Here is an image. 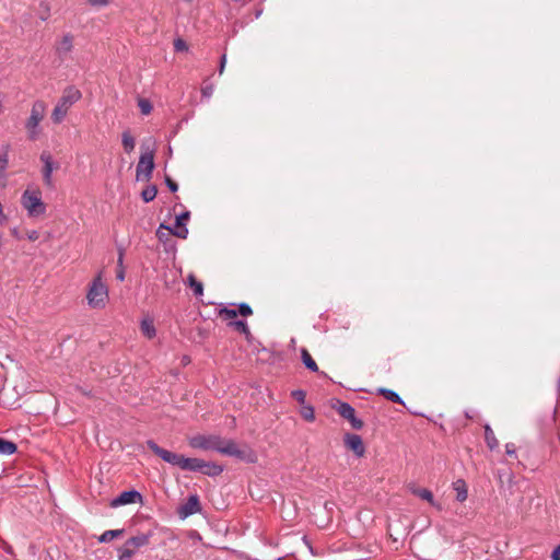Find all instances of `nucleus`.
<instances>
[{"label": "nucleus", "instance_id": "obj_23", "mask_svg": "<svg viewBox=\"0 0 560 560\" xmlns=\"http://www.w3.org/2000/svg\"><path fill=\"white\" fill-rule=\"evenodd\" d=\"M187 279H188L189 287L194 290L195 295H197V296L202 295L203 294L202 283L200 281H198L192 273H190Z\"/></svg>", "mask_w": 560, "mask_h": 560}, {"label": "nucleus", "instance_id": "obj_30", "mask_svg": "<svg viewBox=\"0 0 560 560\" xmlns=\"http://www.w3.org/2000/svg\"><path fill=\"white\" fill-rule=\"evenodd\" d=\"M485 439L490 448H494L498 445V440L495 439L494 433L489 425H487L485 429Z\"/></svg>", "mask_w": 560, "mask_h": 560}, {"label": "nucleus", "instance_id": "obj_11", "mask_svg": "<svg viewBox=\"0 0 560 560\" xmlns=\"http://www.w3.org/2000/svg\"><path fill=\"white\" fill-rule=\"evenodd\" d=\"M200 502L198 495L194 494L188 498L185 504L178 509L180 517L185 518L200 511Z\"/></svg>", "mask_w": 560, "mask_h": 560}, {"label": "nucleus", "instance_id": "obj_28", "mask_svg": "<svg viewBox=\"0 0 560 560\" xmlns=\"http://www.w3.org/2000/svg\"><path fill=\"white\" fill-rule=\"evenodd\" d=\"M229 326L233 327L238 332L244 334L246 337L250 335L249 328L244 320H233L229 323Z\"/></svg>", "mask_w": 560, "mask_h": 560}, {"label": "nucleus", "instance_id": "obj_46", "mask_svg": "<svg viewBox=\"0 0 560 560\" xmlns=\"http://www.w3.org/2000/svg\"><path fill=\"white\" fill-rule=\"evenodd\" d=\"M12 235H14V236H15V237H18V238L20 237V235H19V233H18L16 229H13V230H12Z\"/></svg>", "mask_w": 560, "mask_h": 560}, {"label": "nucleus", "instance_id": "obj_3", "mask_svg": "<svg viewBox=\"0 0 560 560\" xmlns=\"http://www.w3.org/2000/svg\"><path fill=\"white\" fill-rule=\"evenodd\" d=\"M21 203L30 217H38L46 211L39 189H26L21 197Z\"/></svg>", "mask_w": 560, "mask_h": 560}, {"label": "nucleus", "instance_id": "obj_27", "mask_svg": "<svg viewBox=\"0 0 560 560\" xmlns=\"http://www.w3.org/2000/svg\"><path fill=\"white\" fill-rule=\"evenodd\" d=\"M136 549L128 546V542L126 541L120 548H119V556L118 560H131L132 556L135 555Z\"/></svg>", "mask_w": 560, "mask_h": 560}, {"label": "nucleus", "instance_id": "obj_29", "mask_svg": "<svg viewBox=\"0 0 560 560\" xmlns=\"http://www.w3.org/2000/svg\"><path fill=\"white\" fill-rule=\"evenodd\" d=\"M158 194V188L154 185L148 186L145 189L142 190L141 197L145 202L152 201Z\"/></svg>", "mask_w": 560, "mask_h": 560}, {"label": "nucleus", "instance_id": "obj_41", "mask_svg": "<svg viewBox=\"0 0 560 560\" xmlns=\"http://www.w3.org/2000/svg\"><path fill=\"white\" fill-rule=\"evenodd\" d=\"M38 237H39V234H38V232H37V231L33 230V231L27 232V238H28L30 241H33V242H34V241H37V240H38Z\"/></svg>", "mask_w": 560, "mask_h": 560}, {"label": "nucleus", "instance_id": "obj_2", "mask_svg": "<svg viewBox=\"0 0 560 560\" xmlns=\"http://www.w3.org/2000/svg\"><path fill=\"white\" fill-rule=\"evenodd\" d=\"M82 97L81 92L74 86H67L63 90L62 96L55 106L51 113V120L55 124H60L67 116L70 107Z\"/></svg>", "mask_w": 560, "mask_h": 560}, {"label": "nucleus", "instance_id": "obj_22", "mask_svg": "<svg viewBox=\"0 0 560 560\" xmlns=\"http://www.w3.org/2000/svg\"><path fill=\"white\" fill-rule=\"evenodd\" d=\"M141 331L149 339H152L155 336V328L153 322L151 319H143L141 322Z\"/></svg>", "mask_w": 560, "mask_h": 560}, {"label": "nucleus", "instance_id": "obj_18", "mask_svg": "<svg viewBox=\"0 0 560 560\" xmlns=\"http://www.w3.org/2000/svg\"><path fill=\"white\" fill-rule=\"evenodd\" d=\"M301 357H302V361H303V364L312 372H318V365L317 363L314 361V359L312 358V355L310 354V352L303 348L301 350Z\"/></svg>", "mask_w": 560, "mask_h": 560}, {"label": "nucleus", "instance_id": "obj_38", "mask_svg": "<svg viewBox=\"0 0 560 560\" xmlns=\"http://www.w3.org/2000/svg\"><path fill=\"white\" fill-rule=\"evenodd\" d=\"M292 396L294 399H296L299 402L303 404L305 400V392L298 389L292 392Z\"/></svg>", "mask_w": 560, "mask_h": 560}, {"label": "nucleus", "instance_id": "obj_5", "mask_svg": "<svg viewBox=\"0 0 560 560\" xmlns=\"http://www.w3.org/2000/svg\"><path fill=\"white\" fill-rule=\"evenodd\" d=\"M141 148L143 152L137 165L136 177L137 180H149L154 170V149L145 145V143Z\"/></svg>", "mask_w": 560, "mask_h": 560}, {"label": "nucleus", "instance_id": "obj_35", "mask_svg": "<svg viewBox=\"0 0 560 560\" xmlns=\"http://www.w3.org/2000/svg\"><path fill=\"white\" fill-rule=\"evenodd\" d=\"M174 49L176 51H186L188 50V45L186 44V42L182 38H176L174 40Z\"/></svg>", "mask_w": 560, "mask_h": 560}, {"label": "nucleus", "instance_id": "obj_4", "mask_svg": "<svg viewBox=\"0 0 560 560\" xmlns=\"http://www.w3.org/2000/svg\"><path fill=\"white\" fill-rule=\"evenodd\" d=\"M46 113V104L43 101H36L32 105L31 115L25 122L28 139L36 140L39 136V122Z\"/></svg>", "mask_w": 560, "mask_h": 560}, {"label": "nucleus", "instance_id": "obj_16", "mask_svg": "<svg viewBox=\"0 0 560 560\" xmlns=\"http://www.w3.org/2000/svg\"><path fill=\"white\" fill-rule=\"evenodd\" d=\"M128 546L132 547L133 549H139L145 545L149 544V535L147 534H140L137 536H133L127 540Z\"/></svg>", "mask_w": 560, "mask_h": 560}, {"label": "nucleus", "instance_id": "obj_8", "mask_svg": "<svg viewBox=\"0 0 560 560\" xmlns=\"http://www.w3.org/2000/svg\"><path fill=\"white\" fill-rule=\"evenodd\" d=\"M337 411L342 418L350 421L353 429L359 430L363 427V422L355 417L354 408L351 407L348 402L338 401Z\"/></svg>", "mask_w": 560, "mask_h": 560}, {"label": "nucleus", "instance_id": "obj_25", "mask_svg": "<svg viewBox=\"0 0 560 560\" xmlns=\"http://www.w3.org/2000/svg\"><path fill=\"white\" fill-rule=\"evenodd\" d=\"M223 471L222 466L214 464V463H207L203 469H201V472L208 476H218Z\"/></svg>", "mask_w": 560, "mask_h": 560}, {"label": "nucleus", "instance_id": "obj_31", "mask_svg": "<svg viewBox=\"0 0 560 560\" xmlns=\"http://www.w3.org/2000/svg\"><path fill=\"white\" fill-rule=\"evenodd\" d=\"M218 315L222 319H233V318H235L237 316V310L222 307V308L219 310Z\"/></svg>", "mask_w": 560, "mask_h": 560}, {"label": "nucleus", "instance_id": "obj_7", "mask_svg": "<svg viewBox=\"0 0 560 560\" xmlns=\"http://www.w3.org/2000/svg\"><path fill=\"white\" fill-rule=\"evenodd\" d=\"M147 445L155 455L161 457L164 462L172 464L174 466H178L183 469V460L185 456L164 450L152 440L148 441Z\"/></svg>", "mask_w": 560, "mask_h": 560}, {"label": "nucleus", "instance_id": "obj_6", "mask_svg": "<svg viewBox=\"0 0 560 560\" xmlns=\"http://www.w3.org/2000/svg\"><path fill=\"white\" fill-rule=\"evenodd\" d=\"M108 298V290L98 275L90 285L86 294L88 303L94 308L104 307Z\"/></svg>", "mask_w": 560, "mask_h": 560}, {"label": "nucleus", "instance_id": "obj_45", "mask_svg": "<svg viewBox=\"0 0 560 560\" xmlns=\"http://www.w3.org/2000/svg\"><path fill=\"white\" fill-rule=\"evenodd\" d=\"M90 2L94 5H105L108 0H90Z\"/></svg>", "mask_w": 560, "mask_h": 560}, {"label": "nucleus", "instance_id": "obj_21", "mask_svg": "<svg viewBox=\"0 0 560 560\" xmlns=\"http://www.w3.org/2000/svg\"><path fill=\"white\" fill-rule=\"evenodd\" d=\"M122 534H124V529H110V530H106V532H104V533L98 537V541H100V542H109V541H112L113 539L120 537Z\"/></svg>", "mask_w": 560, "mask_h": 560}, {"label": "nucleus", "instance_id": "obj_17", "mask_svg": "<svg viewBox=\"0 0 560 560\" xmlns=\"http://www.w3.org/2000/svg\"><path fill=\"white\" fill-rule=\"evenodd\" d=\"M121 143H122L124 150L127 153H131L135 150L136 140H135V138L132 137V135L130 133L129 130H126V131L122 132V135H121Z\"/></svg>", "mask_w": 560, "mask_h": 560}, {"label": "nucleus", "instance_id": "obj_10", "mask_svg": "<svg viewBox=\"0 0 560 560\" xmlns=\"http://www.w3.org/2000/svg\"><path fill=\"white\" fill-rule=\"evenodd\" d=\"M74 36L70 33L65 34L59 40L56 42V54L60 59L66 58L73 48Z\"/></svg>", "mask_w": 560, "mask_h": 560}, {"label": "nucleus", "instance_id": "obj_19", "mask_svg": "<svg viewBox=\"0 0 560 560\" xmlns=\"http://www.w3.org/2000/svg\"><path fill=\"white\" fill-rule=\"evenodd\" d=\"M18 446L15 443L0 438V454L12 455L16 452Z\"/></svg>", "mask_w": 560, "mask_h": 560}, {"label": "nucleus", "instance_id": "obj_39", "mask_svg": "<svg viewBox=\"0 0 560 560\" xmlns=\"http://www.w3.org/2000/svg\"><path fill=\"white\" fill-rule=\"evenodd\" d=\"M213 90H214L213 85L209 84V85H206V86H203L201 89V93H202L203 96L210 97L212 95V93H213Z\"/></svg>", "mask_w": 560, "mask_h": 560}, {"label": "nucleus", "instance_id": "obj_33", "mask_svg": "<svg viewBox=\"0 0 560 560\" xmlns=\"http://www.w3.org/2000/svg\"><path fill=\"white\" fill-rule=\"evenodd\" d=\"M242 315L244 317L250 316L253 314L252 307L246 303H241L237 308V315Z\"/></svg>", "mask_w": 560, "mask_h": 560}, {"label": "nucleus", "instance_id": "obj_20", "mask_svg": "<svg viewBox=\"0 0 560 560\" xmlns=\"http://www.w3.org/2000/svg\"><path fill=\"white\" fill-rule=\"evenodd\" d=\"M411 491H412L413 494H416L417 497L421 498L422 500H425L430 504L435 505V502H434V499H433V494H432V492L430 490H428L425 488H412Z\"/></svg>", "mask_w": 560, "mask_h": 560}, {"label": "nucleus", "instance_id": "obj_12", "mask_svg": "<svg viewBox=\"0 0 560 560\" xmlns=\"http://www.w3.org/2000/svg\"><path fill=\"white\" fill-rule=\"evenodd\" d=\"M345 444L357 456L361 457L364 455L365 448H364L363 441L360 435L347 434L345 436Z\"/></svg>", "mask_w": 560, "mask_h": 560}, {"label": "nucleus", "instance_id": "obj_34", "mask_svg": "<svg viewBox=\"0 0 560 560\" xmlns=\"http://www.w3.org/2000/svg\"><path fill=\"white\" fill-rule=\"evenodd\" d=\"M301 415L307 421H313L315 419L314 409L310 406L303 407Z\"/></svg>", "mask_w": 560, "mask_h": 560}, {"label": "nucleus", "instance_id": "obj_32", "mask_svg": "<svg viewBox=\"0 0 560 560\" xmlns=\"http://www.w3.org/2000/svg\"><path fill=\"white\" fill-rule=\"evenodd\" d=\"M138 106L140 108V112L143 114V115H149L152 110V105L151 103L148 101V100H144V98H140L139 102H138Z\"/></svg>", "mask_w": 560, "mask_h": 560}, {"label": "nucleus", "instance_id": "obj_9", "mask_svg": "<svg viewBox=\"0 0 560 560\" xmlns=\"http://www.w3.org/2000/svg\"><path fill=\"white\" fill-rule=\"evenodd\" d=\"M142 502V495L136 490H129L121 492L117 498L110 502V506L117 508L130 503Z\"/></svg>", "mask_w": 560, "mask_h": 560}, {"label": "nucleus", "instance_id": "obj_44", "mask_svg": "<svg viewBox=\"0 0 560 560\" xmlns=\"http://www.w3.org/2000/svg\"><path fill=\"white\" fill-rule=\"evenodd\" d=\"M225 63H226V56L223 55L222 58H221L220 67H219V74L223 73L224 68H225Z\"/></svg>", "mask_w": 560, "mask_h": 560}, {"label": "nucleus", "instance_id": "obj_40", "mask_svg": "<svg viewBox=\"0 0 560 560\" xmlns=\"http://www.w3.org/2000/svg\"><path fill=\"white\" fill-rule=\"evenodd\" d=\"M166 185L171 191L175 192L178 189V185L170 177L165 178Z\"/></svg>", "mask_w": 560, "mask_h": 560}, {"label": "nucleus", "instance_id": "obj_42", "mask_svg": "<svg viewBox=\"0 0 560 560\" xmlns=\"http://www.w3.org/2000/svg\"><path fill=\"white\" fill-rule=\"evenodd\" d=\"M505 451L508 455H514L515 454V446L512 443H509L505 445Z\"/></svg>", "mask_w": 560, "mask_h": 560}, {"label": "nucleus", "instance_id": "obj_37", "mask_svg": "<svg viewBox=\"0 0 560 560\" xmlns=\"http://www.w3.org/2000/svg\"><path fill=\"white\" fill-rule=\"evenodd\" d=\"M8 164L9 155L8 150H5L4 152L0 153V172H3L8 167Z\"/></svg>", "mask_w": 560, "mask_h": 560}, {"label": "nucleus", "instance_id": "obj_1", "mask_svg": "<svg viewBox=\"0 0 560 560\" xmlns=\"http://www.w3.org/2000/svg\"><path fill=\"white\" fill-rule=\"evenodd\" d=\"M189 445L194 448L213 450L246 463L257 462V455L249 446L238 445L235 441L219 435H196L189 440Z\"/></svg>", "mask_w": 560, "mask_h": 560}, {"label": "nucleus", "instance_id": "obj_13", "mask_svg": "<svg viewBox=\"0 0 560 560\" xmlns=\"http://www.w3.org/2000/svg\"><path fill=\"white\" fill-rule=\"evenodd\" d=\"M40 161L44 163L43 167V179L44 183L48 186H52V171H54V163L51 155L49 153L43 152L40 155Z\"/></svg>", "mask_w": 560, "mask_h": 560}, {"label": "nucleus", "instance_id": "obj_24", "mask_svg": "<svg viewBox=\"0 0 560 560\" xmlns=\"http://www.w3.org/2000/svg\"><path fill=\"white\" fill-rule=\"evenodd\" d=\"M455 490L457 492L456 499L459 502H464L467 499V488L464 480H457L455 483Z\"/></svg>", "mask_w": 560, "mask_h": 560}, {"label": "nucleus", "instance_id": "obj_43", "mask_svg": "<svg viewBox=\"0 0 560 560\" xmlns=\"http://www.w3.org/2000/svg\"><path fill=\"white\" fill-rule=\"evenodd\" d=\"M551 559L552 560H560V545L553 549L552 553H551Z\"/></svg>", "mask_w": 560, "mask_h": 560}, {"label": "nucleus", "instance_id": "obj_36", "mask_svg": "<svg viewBox=\"0 0 560 560\" xmlns=\"http://www.w3.org/2000/svg\"><path fill=\"white\" fill-rule=\"evenodd\" d=\"M122 255H124L122 250H119V257H118L119 269H118L117 275H116V277H117V279L119 281H122L125 279V271L122 269Z\"/></svg>", "mask_w": 560, "mask_h": 560}, {"label": "nucleus", "instance_id": "obj_14", "mask_svg": "<svg viewBox=\"0 0 560 560\" xmlns=\"http://www.w3.org/2000/svg\"><path fill=\"white\" fill-rule=\"evenodd\" d=\"M190 213L188 211L182 213L180 215L176 217V226L175 230H172V233L179 237V238H186L188 235V230L185 226L186 221L189 220Z\"/></svg>", "mask_w": 560, "mask_h": 560}, {"label": "nucleus", "instance_id": "obj_26", "mask_svg": "<svg viewBox=\"0 0 560 560\" xmlns=\"http://www.w3.org/2000/svg\"><path fill=\"white\" fill-rule=\"evenodd\" d=\"M378 393L382 396H384L386 399H388L389 401L397 402V404H404V401L401 400L400 396L396 392H394L392 389L380 388Z\"/></svg>", "mask_w": 560, "mask_h": 560}, {"label": "nucleus", "instance_id": "obj_15", "mask_svg": "<svg viewBox=\"0 0 560 560\" xmlns=\"http://www.w3.org/2000/svg\"><path fill=\"white\" fill-rule=\"evenodd\" d=\"M206 466V462L199 458H187L183 460V469L191 471H201Z\"/></svg>", "mask_w": 560, "mask_h": 560}]
</instances>
